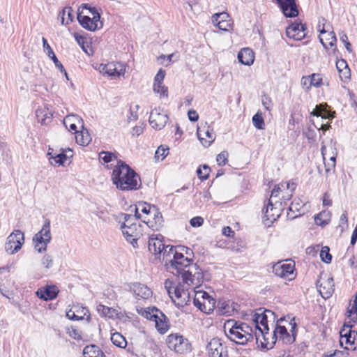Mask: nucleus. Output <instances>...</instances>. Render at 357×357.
<instances>
[{
    "label": "nucleus",
    "mask_w": 357,
    "mask_h": 357,
    "mask_svg": "<svg viewBox=\"0 0 357 357\" xmlns=\"http://www.w3.org/2000/svg\"><path fill=\"white\" fill-rule=\"evenodd\" d=\"M112 179L116 187L123 191L136 190L141 186L140 176L121 160L114 167Z\"/></svg>",
    "instance_id": "nucleus-1"
},
{
    "label": "nucleus",
    "mask_w": 357,
    "mask_h": 357,
    "mask_svg": "<svg viewBox=\"0 0 357 357\" xmlns=\"http://www.w3.org/2000/svg\"><path fill=\"white\" fill-rule=\"evenodd\" d=\"M51 238L50 220L46 219L42 229L33 238L35 249L40 253L46 251Z\"/></svg>",
    "instance_id": "nucleus-2"
},
{
    "label": "nucleus",
    "mask_w": 357,
    "mask_h": 357,
    "mask_svg": "<svg viewBox=\"0 0 357 357\" xmlns=\"http://www.w3.org/2000/svg\"><path fill=\"white\" fill-rule=\"evenodd\" d=\"M167 344L169 349L177 354H184L191 351L188 340L178 333L168 335Z\"/></svg>",
    "instance_id": "nucleus-3"
},
{
    "label": "nucleus",
    "mask_w": 357,
    "mask_h": 357,
    "mask_svg": "<svg viewBox=\"0 0 357 357\" xmlns=\"http://www.w3.org/2000/svg\"><path fill=\"white\" fill-rule=\"evenodd\" d=\"M184 284L190 285H199L202 282L204 277L202 269L196 264L191 263L187 269L180 275Z\"/></svg>",
    "instance_id": "nucleus-4"
},
{
    "label": "nucleus",
    "mask_w": 357,
    "mask_h": 357,
    "mask_svg": "<svg viewBox=\"0 0 357 357\" xmlns=\"http://www.w3.org/2000/svg\"><path fill=\"white\" fill-rule=\"evenodd\" d=\"M192 263V259L188 256H184L183 252H174V257L169 259V266L168 268L172 273L178 277H180L184 269H187Z\"/></svg>",
    "instance_id": "nucleus-5"
},
{
    "label": "nucleus",
    "mask_w": 357,
    "mask_h": 357,
    "mask_svg": "<svg viewBox=\"0 0 357 357\" xmlns=\"http://www.w3.org/2000/svg\"><path fill=\"white\" fill-rule=\"evenodd\" d=\"M24 242V234L19 229L14 230L7 237L5 250L8 255H13L22 248Z\"/></svg>",
    "instance_id": "nucleus-6"
},
{
    "label": "nucleus",
    "mask_w": 357,
    "mask_h": 357,
    "mask_svg": "<svg viewBox=\"0 0 357 357\" xmlns=\"http://www.w3.org/2000/svg\"><path fill=\"white\" fill-rule=\"evenodd\" d=\"M255 339L258 347L268 350L272 349L277 341L274 331L270 333L269 331L261 329H259V331H255Z\"/></svg>",
    "instance_id": "nucleus-7"
},
{
    "label": "nucleus",
    "mask_w": 357,
    "mask_h": 357,
    "mask_svg": "<svg viewBox=\"0 0 357 357\" xmlns=\"http://www.w3.org/2000/svg\"><path fill=\"white\" fill-rule=\"evenodd\" d=\"M352 326L353 325L351 324H348L347 322H345L344 324L343 328L340 332V344L342 347H343V344L345 343V350L352 349V347L354 344L355 341L357 340V332L351 330Z\"/></svg>",
    "instance_id": "nucleus-8"
},
{
    "label": "nucleus",
    "mask_w": 357,
    "mask_h": 357,
    "mask_svg": "<svg viewBox=\"0 0 357 357\" xmlns=\"http://www.w3.org/2000/svg\"><path fill=\"white\" fill-rule=\"evenodd\" d=\"M206 350L209 357H229L227 347L217 337L211 340L207 344Z\"/></svg>",
    "instance_id": "nucleus-9"
},
{
    "label": "nucleus",
    "mask_w": 357,
    "mask_h": 357,
    "mask_svg": "<svg viewBox=\"0 0 357 357\" xmlns=\"http://www.w3.org/2000/svg\"><path fill=\"white\" fill-rule=\"evenodd\" d=\"M307 33V29L305 24L301 22H295L291 24L286 29V35L288 38L295 40H301Z\"/></svg>",
    "instance_id": "nucleus-10"
},
{
    "label": "nucleus",
    "mask_w": 357,
    "mask_h": 357,
    "mask_svg": "<svg viewBox=\"0 0 357 357\" xmlns=\"http://www.w3.org/2000/svg\"><path fill=\"white\" fill-rule=\"evenodd\" d=\"M275 313L269 310H265L262 312H256L253 316V321L255 324V331L259 329L269 331L268 326V319H275Z\"/></svg>",
    "instance_id": "nucleus-11"
},
{
    "label": "nucleus",
    "mask_w": 357,
    "mask_h": 357,
    "mask_svg": "<svg viewBox=\"0 0 357 357\" xmlns=\"http://www.w3.org/2000/svg\"><path fill=\"white\" fill-rule=\"evenodd\" d=\"M123 235L134 248L137 246V240L142 236V225L139 223L121 229Z\"/></svg>",
    "instance_id": "nucleus-12"
},
{
    "label": "nucleus",
    "mask_w": 357,
    "mask_h": 357,
    "mask_svg": "<svg viewBox=\"0 0 357 357\" xmlns=\"http://www.w3.org/2000/svg\"><path fill=\"white\" fill-rule=\"evenodd\" d=\"M149 123L155 130L163 128L169 121V116L165 114H162L157 109L151 111L149 116Z\"/></svg>",
    "instance_id": "nucleus-13"
},
{
    "label": "nucleus",
    "mask_w": 357,
    "mask_h": 357,
    "mask_svg": "<svg viewBox=\"0 0 357 357\" xmlns=\"http://www.w3.org/2000/svg\"><path fill=\"white\" fill-rule=\"evenodd\" d=\"M282 13L287 17H294L298 15L296 0H275Z\"/></svg>",
    "instance_id": "nucleus-14"
},
{
    "label": "nucleus",
    "mask_w": 357,
    "mask_h": 357,
    "mask_svg": "<svg viewBox=\"0 0 357 357\" xmlns=\"http://www.w3.org/2000/svg\"><path fill=\"white\" fill-rule=\"evenodd\" d=\"M66 317L74 321L83 320L85 319L88 322L90 321L91 314L86 307L74 306L73 309L69 310L66 312Z\"/></svg>",
    "instance_id": "nucleus-15"
},
{
    "label": "nucleus",
    "mask_w": 357,
    "mask_h": 357,
    "mask_svg": "<svg viewBox=\"0 0 357 357\" xmlns=\"http://www.w3.org/2000/svg\"><path fill=\"white\" fill-rule=\"evenodd\" d=\"M153 234L149 239L148 248L151 253L158 255V259H160L162 249H164L165 244L162 242V236Z\"/></svg>",
    "instance_id": "nucleus-16"
},
{
    "label": "nucleus",
    "mask_w": 357,
    "mask_h": 357,
    "mask_svg": "<svg viewBox=\"0 0 357 357\" xmlns=\"http://www.w3.org/2000/svg\"><path fill=\"white\" fill-rule=\"evenodd\" d=\"M231 327L227 328V326H225V334L227 337L231 340L234 342L238 344H245L248 342H250L245 335H243V333L238 331L236 327L234 326L233 324H231Z\"/></svg>",
    "instance_id": "nucleus-17"
},
{
    "label": "nucleus",
    "mask_w": 357,
    "mask_h": 357,
    "mask_svg": "<svg viewBox=\"0 0 357 357\" xmlns=\"http://www.w3.org/2000/svg\"><path fill=\"white\" fill-rule=\"evenodd\" d=\"M151 215L153 216L152 219L144 218L142 220L143 222L153 230H159L162 227L163 219L161 213L156 206H153V213Z\"/></svg>",
    "instance_id": "nucleus-18"
},
{
    "label": "nucleus",
    "mask_w": 357,
    "mask_h": 357,
    "mask_svg": "<svg viewBox=\"0 0 357 357\" xmlns=\"http://www.w3.org/2000/svg\"><path fill=\"white\" fill-rule=\"evenodd\" d=\"M130 288L137 299H148L151 297L153 294L151 289L146 285L139 282L132 283Z\"/></svg>",
    "instance_id": "nucleus-19"
},
{
    "label": "nucleus",
    "mask_w": 357,
    "mask_h": 357,
    "mask_svg": "<svg viewBox=\"0 0 357 357\" xmlns=\"http://www.w3.org/2000/svg\"><path fill=\"white\" fill-rule=\"evenodd\" d=\"M165 75V70L160 68L154 78L153 91L155 93H160V97H167L168 96L167 87L162 85Z\"/></svg>",
    "instance_id": "nucleus-20"
},
{
    "label": "nucleus",
    "mask_w": 357,
    "mask_h": 357,
    "mask_svg": "<svg viewBox=\"0 0 357 357\" xmlns=\"http://www.w3.org/2000/svg\"><path fill=\"white\" fill-rule=\"evenodd\" d=\"M197 134L201 143L205 147H208L215 139V132L209 126H207L206 129L205 128H198Z\"/></svg>",
    "instance_id": "nucleus-21"
},
{
    "label": "nucleus",
    "mask_w": 357,
    "mask_h": 357,
    "mask_svg": "<svg viewBox=\"0 0 357 357\" xmlns=\"http://www.w3.org/2000/svg\"><path fill=\"white\" fill-rule=\"evenodd\" d=\"M335 112H331L326 103L317 105L315 108L310 113L312 116L321 117L324 119L332 120L335 118Z\"/></svg>",
    "instance_id": "nucleus-22"
},
{
    "label": "nucleus",
    "mask_w": 357,
    "mask_h": 357,
    "mask_svg": "<svg viewBox=\"0 0 357 357\" xmlns=\"http://www.w3.org/2000/svg\"><path fill=\"white\" fill-rule=\"evenodd\" d=\"M59 291L56 286L47 285L43 289H38L36 291V295L43 301H51L56 298Z\"/></svg>",
    "instance_id": "nucleus-23"
},
{
    "label": "nucleus",
    "mask_w": 357,
    "mask_h": 357,
    "mask_svg": "<svg viewBox=\"0 0 357 357\" xmlns=\"http://www.w3.org/2000/svg\"><path fill=\"white\" fill-rule=\"evenodd\" d=\"M274 333L275 337L282 340V342L284 344H290L295 342V335L289 334L285 326L277 324L274 329Z\"/></svg>",
    "instance_id": "nucleus-24"
},
{
    "label": "nucleus",
    "mask_w": 357,
    "mask_h": 357,
    "mask_svg": "<svg viewBox=\"0 0 357 357\" xmlns=\"http://www.w3.org/2000/svg\"><path fill=\"white\" fill-rule=\"evenodd\" d=\"M294 270V265L289 264L277 263L273 266V272L280 278L288 277L292 274Z\"/></svg>",
    "instance_id": "nucleus-25"
},
{
    "label": "nucleus",
    "mask_w": 357,
    "mask_h": 357,
    "mask_svg": "<svg viewBox=\"0 0 357 357\" xmlns=\"http://www.w3.org/2000/svg\"><path fill=\"white\" fill-rule=\"evenodd\" d=\"M153 321L155 328L160 334H165L169 328V319L162 311L157 314V319H154Z\"/></svg>",
    "instance_id": "nucleus-26"
},
{
    "label": "nucleus",
    "mask_w": 357,
    "mask_h": 357,
    "mask_svg": "<svg viewBox=\"0 0 357 357\" xmlns=\"http://www.w3.org/2000/svg\"><path fill=\"white\" fill-rule=\"evenodd\" d=\"M42 42H43V51L46 54V55L53 61L55 66L59 70H64V67L62 65V63L59 61L57 57L56 56L53 50L50 47V45L48 44L47 40L45 38H42Z\"/></svg>",
    "instance_id": "nucleus-27"
},
{
    "label": "nucleus",
    "mask_w": 357,
    "mask_h": 357,
    "mask_svg": "<svg viewBox=\"0 0 357 357\" xmlns=\"http://www.w3.org/2000/svg\"><path fill=\"white\" fill-rule=\"evenodd\" d=\"M174 296L178 300L176 305L181 307L188 305V303L190 301V296L188 290L184 289L180 286L174 288Z\"/></svg>",
    "instance_id": "nucleus-28"
},
{
    "label": "nucleus",
    "mask_w": 357,
    "mask_h": 357,
    "mask_svg": "<svg viewBox=\"0 0 357 357\" xmlns=\"http://www.w3.org/2000/svg\"><path fill=\"white\" fill-rule=\"evenodd\" d=\"M238 61L245 66H250L253 63L255 56L254 52L250 48H243L238 53Z\"/></svg>",
    "instance_id": "nucleus-29"
},
{
    "label": "nucleus",
    "mask_w": 357,
    "mask_h": 357,
    "mask_svg": "<svg viewBox=\"0 0 357 357\" xmlns=\"http://www.w3.org/2000/svg\"><path fill=\"white\" fill-rule=\"evenodd\" d=\"M231 324H233L235 327L238 329V331L243 333V335H245L249 340L253 341L255 338V335L252 334V328L246 323L234 321H229L227 322V326H230Z\"/></svg>",
    "instance_id": "nucleus-30"
},
{
    "label": "nucleus",
    "mask_w": 357,
    "mask_h": 357,
    "mask_svg": "<svg viewBox=\"0 0 357 357\" xmlns=\"http://www.w3.org/2000/svg\"><path fill=\"white\" fill-rule=\"evenodd\" d=\"M102 72L104 74H107L108 76L119 77L124 75L125 70L122 68L121 69H118L115 63H109L102 67Z\"/></svg>",
    "instance_id": "nucleus-31"
},
{
    "label": "nucleus",
    "mask_w": 357,
    "mask_h": 357,
    "mask_svg": "<svg viewBox=\"0 0 357 357\" xmlns=\"http://www.w3.org/2000/svg\"><path fill=\"white\" fill-rule=\"evenodd\" d=\"M77 18L80 25L88 31H94L100 28V26H98L96 24L92 23L91 17L89 16L78 13Z\"/></svg>",
    "instance_id": "nucleus-32"
},
{
    "label": "nucleus",
    "mask_w": 357,
    "mask_h": 357,
    "mask_svg": "<svg viewBox=\"0 0 357 357\" xmlns=\"http://www.w3.org/2000/svg\"><path fill=\"white\" fill-rule=\"evenodd\" d=\"M84 357H105L99 347L95 344L86 346L83 350Z\"/></svg>",
    "instance_id": "nucleus-33"
},
{
    "label": "nucleus",
    "mask_w": 357,
    "mask_h": 357,
    "mask_svg": "<svg viewBox=\"0 0 357 357\" xmlns=\"http://www.w3.org/2000/svg\"><path fill=\"white\" fill-rule=\"evenodd\" d=\"M174 252H178V249L176 247L173 245H164V249H162V260L165 261V265L169 266V259H172L174 257Z\"/></svg>",
    "instance_id": "nucleus-34"
},
{
    "label": "nucleus",
    "mask_w": 357,
    "mask_h": 357,
    "mask_svg": "<svg viewBox=\"0 0 357 357\" xmlns=\"http://www.w3.org/2000/svg\"><path fill=\"white\" fill-rule=\"evenodd\" d=\"M325 283L326 284L324 285L322 282L321 283L319 291L323 298H327L331 296L334 291L333 279H328L327 281L325 282Z\"/></svg>",
    "instance_id": "nucleus-35"
},
{
    "label": "nucleus",
    "mask_w": 357,
    "mask_h": 357,
    "mask_svg": "<svg viewBox=\"0 0 357 357\" xmlns=\"http://www.w3.org/2000/svg\"><path fill=\"white\" fill-rule=\"evenodd\" d=\"M336 68L340 73V77L348 78L350 76V69L344 59H340L336 61Z\"/></svg>",
    "instance_id": "nucleus-36"
},
{
    "label": "nucleus",
    "mask_w": 357,
    "mask_h": 357,
    "mask_svg": "<svg viewBox=\"0 0 357 357\" xmlns=\"http://www.w3.org/2000/svg\"><path fill=\"white\" fill-rule=\"evenodd\" d=\"M75 121L82 123V119H79L78 116L74 114L66 116L63 120V124L66 128H69V130L75 131V133L77 131V126L75 123Z\"/></svg>",
    "instance_id": "nucleus-37"
},
{
    "label": "nucleus",
    "mask_w": 357,
    "mask_h": 357,
    "mask_svg": "<svg viewBox=\"0 0 357 357\" xmlns=\"http://www.w3.org/2000/svg\"><path fill=\"white\" fill-rule=\"evenodd\" d=\"M75 138L77 144L82 146H86L91 140V136L87 130H82L80 132H75Z\"/></svg>",
    "instance_id": "nucleus-38"
},
{
    "label": "nucleus",
    "mask_w": 357,
    "mask_h": 357,
    "mask_svg": "<svg viewBox=\"0 0 357 357\" xmlns=\"http://www.w3.org/2000/svg\"><path fill=\"white\" fill-rule=\"evenodd\" d=\"M160 310H158L155 307H147V308H142L139 312V314L144 317L151 321H153L154 319H157V314L160 312Z\"/></svg>",
    "instance_id": "nucleus-39"
},
{
    "label": "nucleus",
    "mask_w": 357,
    "mask_h": 357,
    "mask_svg": "<svg viewBox=\"0 0 357 357\" xmlns=\"http://www.w3.org/2000/svg\"><path fill=\"white\" fill-rule=\"evenodd\" d=\"M59 16L61 18V23L68 24L69 22H71L73 21L74 15H73V10L71 7H65L61 13H60Z\"/></svg>",
    "instance_id": "nucleus-40"
},
{
    "label": "nucleus",
    "mask_w": 357,
    "mask_h": 357,
    "mask_svg": "<svg viewBox=\"0 0 357 357\" xmlns=\"http://www.w3.org/2000/svg\"><path fill=\"white\" fill-rule=\"evenodd\" d=\"M275 210L276 208L273 207V204L269 201L267 204L266 211L264 212V218H265L266 220H269L271 222H273V221L276 220L277 218L280 216V215L273 213V211Z\"/></svg>",
    "instance_id": "nucleus-41"
},
{
    "label": "nucleus",
    "mask_w": 357,
    "mask_h": 357,
    "mask_svg": "<svg viewBox=\"0 0 357 357\" xmlns=\"http://www.w3.org/2000/svg\"><path fill=\"white\" fill-rule=\"evenodd\" d=\"M111 341L115 346L120 348H125L127 345L126 338L118 332L112 334Z\"/></svg>",
    "instance_id": "nucleus-42"
},
{
    "label": "nucleus",
    "mask_w": 357,
    "mask_h": 357,
    "mask_svg": "<svg viewBox=\"0 0 357 357\" xmlns=\"http://www.w3.org/2000/svg\"><path fill=\"white\" fill-rule=\"evenodd\" d=\"M347 317L349 319V321L348 324H351V321L353 323H356L357 321V303L356 301H351L349 303V306L348 307Z\"/></svg>",
    "instance_id": "nucleus-43"
},
{
    "label": "nucleus",
    "mask_w": 357,
    "mask_h": 357,
    "mask_svg": "<svg viewBox=\"0 0 357 357\" xmlns=\"http://www.w3.org/2000/svg\"><path fill=\"white\" fill-rule=\"evenodd\" d=\"M73 155H68L64 152L60 153L59 154H56V155H52L50 158V162L51 165H63L65 161L67 160V158L72 157Z\"/></svg>",
    "instance_id": "nucleus-44"
},
{
    "label": "nucleus",
    "mask_w": 357,
    "mask_h": 357,
    "mask_svg": "<svg viewBox=\"0 0 357 357\" xmlns=\"http://www.w3.org/2000/svg\"><path fill=\"white\" fill-rule=\"evenodd\" d=\"M310 80L307 86V89H310L312 86L320 87L322 84V77L320 74L312 73L310 75Z\"/></svg>",
    "instance_id": "nucleus-45"
},
{
    "label": "nucleus",
    "mask_w": 357,
    "mask_h": 357,
    "mask_svg": "<svg viewBox=\"0 0 357 357\" xmlns=\"http://www.w3.org/2000/svg\"><path fill=\"white\" fill-rule=\"evenodd\" d=\"M252 123L254 126L259 130L265 129V123L264 118L262 116V114L261 112H257L252 116Z\"/></svg>",
    "instance_id": "nucleus-46"
},
{
    "label": "nucleus",
    "mask_w": 357,
    "mask_h": 357,
    "mask_svg": "<svg viewBox=\"0 0 357 357\" xmlns=\"http://www.w3.org/2000/svg\"><path fill=\"white\" fill-rule=\"evenodd\" d=\"M210 172V167L207 165H203L197 169V174L199 179L204 181L208 178Z\"/></svg>",
    "instance_id": "nucleus-47"
},
{
    "label": "nucleus",
    "mask_w": 357,
    "mask_h": 357,
    "mask_svg": "<svg viewBox=\"0 0 357 357\" xmlns=\"http://www.w3.org/2000/svg\"><path fill=\"white\" fill-rule=\"evenodd\" d=\"M123 217V222L121 225V229L128 227L137 225L136 218H133L132 215L127 213H121Z\"/></svg>",
    "instance_id": "nucleus-48"
},
{
    "label": "nucleus",
    "mask_w": 357,
    "mask_h": 357,
    "mask_svg": "<svg viewBox=\"0 0 357 357\" xmlns=\"http://www.w3.org/2000/svg\"><path fill=\"white\" fill-rule=\"evenodd\" d=\"M97 311L104 317H107L109 318H112L114 316V310L109 307L107 306H105L102 304H99L97 306Z\"/></svg>",
    "instance_id": "nucleus-49"
},
{
    "label": "nucleus",
    "mask_w": 357,
    "mask_h": 357,
    "mask_svg": "<svg viewBox=\"0 0 357 357\" xmlns=\"http://www.w3.org/2000/svg\"><path fill=\"white\" fill-rule=\"evenodd\" d=\"M99 159L104 163H108L114 160H119L114 153L104 151L99 153Z\"/></svg>",
    "instance_id": "nucleus-50"
},
{
    "label": "nucleus",
    "mask_w": 357,
    "mask_h": 357,
    "mask_svg": "<svg viewBox=\"0 0 357 357\" xmlns=\"http://www.w3.org/2000/svg\"><path fill=\"white\" fill-rule=\"evenodd\" d=\"M234 304V303H231L230 305V301H224L222 303H219V310L220 312L223 314H230L231 312L234 310V307H232L231 305Z\"/></svg>",
    "instance_id": "nucleus-51"
},
{
    "label": "nucleus",
    "mask_w": 357,
    "mask_h": 357,
    "mask_svg": "<svg viewBox=\"0 0 357 357\" xmlns=\"http://www.w3.org/2000/svg\"><path fill=\"white\" fill-rule=\"evenodd\" d=\"M320 258L326 264H330L332 261V255L330 254V249L328 246H324L320 252Z\"/></svg>",
    "instance_id": "nucleus-52"
},
{
    "label": "nucleus",
    "mask_w": 357,
    "mask_h": 357,
    "mask_svg": "<svg viewBox=\"0 0 357 357\" xmlns=\"http://www.w3.org/2000/svg\"><path fill=\"white\" fill-rule=\"evenodd\" d=\"M204 305L203 307V312L209 314L213 311L215 307V301L213 298H204Z\"/></svg>",
    "instance_id": "nucleus-53"
},
{
    "label": "nucleus",
    "mask_w": 357,
    "mask_h": 357,
    "mask_svg": "<svg viewBox=\"0 0 357 357\" xmlns=\"http://www.w3.org/2000/svg\"><path fill=\"white\" fill-rule=\"evenodd\" d=\"M227 20H229V15L227 13L225 12L215 13L212 16V22L213 24H220L221 22Z\"/></svg>",
    "instance_id": "nucleus-54"
},
{
    "label": "nucleus",
    "mask_w": 357,
    "mask_h": 357,
    "mask_svg": "<svg viewBox=\"0 0 357 357\" xmlns=\"http://www.w3.org/2000/svg\"><path fill=\"white\" fill-rule=\"evenodd\" d=\"M169 148H165L163 146H160L155 151V158L158 160L160 158L162 160L168 154Z\"/></svg>",
    "instance_id": "nucleus-55"
},
{
    "label": "nucleus",
    "mask_w": 357,
    "mask_h": 357,
    "mask_svg": "<svg viewBox=\"0 0 357 357\" xmlns=\"http://www.w3.org/2000/svg\"><path fill=\"white\" fill-rule=\"evenodd\" d=\"M139 207L142 213L146 215H151L153 213V206L146 204V202H139Z\"/></svg>",
    "instance_id": "nucleus-56"
},
{
    "label": "nucleus",
    "mask_w": 357,
    "mask_h": 357,
    "mask_svg": "<svg viewBox=\"0 0 357 357\" xmlns=\"http://www.w3.org/2000/svg\"><path fill=\"white\" fill-rule=\"evenodd\" d=\"M339 36H340V40L344 44V46H345V48L347 49V50L349 52H352L351 45L349 43V41L348 40V37H347V35L346 34V33L344 31H341L339 33Z\"/></svg>",
    "instance_id": "nucleus-57"
},
{
    "label": "nucleus",
    "mask_w": 357,
    "mask_h": 357,
    "mask_svg": "<svg viewBox=\"0 0 357 357\" xmlns=\"http://www.w3.org/2000/svg\"><path fill=\"white\" fill-rule=\"evenodd\" d=\"M348 227V218H347V213L344 211L340 218V224L338 227L340 228L341 232H343L345 227Z\"/></svg>",
    "instance_id": "nucleus-58"
},
{
    "label": "nucleus",
    "mask_w": 357,
    "mask_h": 357,
    "mask_svg": "<svg viewBox=\"0 0 357 357\" xmlns=\"http://www.w3.org/2000/svg\"><path fill=\"white\" fill-rule=\"evenodd\" d=\"M68 334L73 339L77 340H80L82 339V333L81 332L73 327H71L70 328H68Z\"/></svg>",
    "instance_id": "nucleus-59"
},
{
    "label": "nucleus",
    "mask_w": 357,
    "mask_h": 357,
    "mask_svg": "<svg viewBox=\"0 0 357 357\" xmlns=\"http://www.w3.org/2000/svg\"><path fill=\"white\" fill-rule=\"evenodd\" d=\"M303 206V204H302L299 200H294L290 204V206L288 208V211L290 212H299V211L301 209V208Z\"/></svg>",
    "instance_id": "nucleus-60"
},
{
    "label": "nucleus",
    "mask_w": 357,
    "mask_h": 357,
    "mask_svg": "<svg viewBox=\"0 0 357 357\" xmlns=\"http://www.w3.org/2000/svg\"><path fill=\"white\" fill-rule=\"evenodd\" d=\"M228 153L227 151H222L217 155L216 160L219 165L223 166L227 161Z\"/></svg>",
    "instance_id": "nucleus-61"
},
{
    "label": "nucleus",
    "mask_w": 357,
    "mask_h": 357,
    "mask_svg": "<svg viewBox=\"0 0 357 357\" xmlns=\"http://www.w3.org/2000/svg\"><path fill=\"white\" fill-rule=\"evenodd\" d=\"M42 264L46 268H50L53 265V258L50 255H45L42 259Z\"/></svg>",
    "instance_id": "nucleus-62"
},
{
    "label": "nucleus",
    "mask_w": 357,
    "mask_h": 357,
    "mask_svg": "<svg viewBox=\"0 0 357 357\" xmlns=\"http://www.w3.org/2000/svg\"><path fill=\"white\" fill-rule=\"evenodd\" d=\"M193 303L195 307L203 312V307L205 306L204 301L201 299L199 296L197 295V294H195V297L193 298Z\"/></svg>",
    "instance_id": "nucleus-63"
},
{
    "label": "nucleus",
    "mask_w": 357,
    "mask_h": 357,
    "mask_svg": "<svg viewBox=\"0 0 357 357\" xmlns=\"http://www.w3.org/2000/svg\"><path fill=\"white\" fill-rule=\"evenodd\" d=\"M190 223L193 227H201L204 223V219L200 216L194 217L190 220Z\"/></svg>",
    "instance_id": "nucleus-64"
}]
</instances>
